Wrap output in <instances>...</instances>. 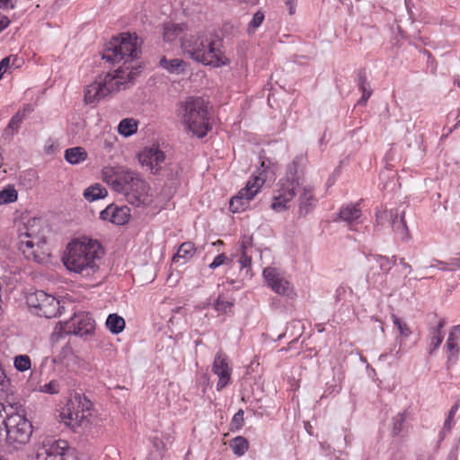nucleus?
Returning <instances> with one entry per match:
<instances>
[{
  "instance_id": "f257e3e1",
  "label": "nucleus",
  "mask_w": 460,
  "mask_h": 460,
  "mask_svg": "<svg viewBox=\"0 0 460 460\" xmlns=\"http://www.w3.org/2000/svg\"><path fill=\"white\" fill-rule=\"evenodd\" d=\"M181 49L191 59L205 66L221 67L230 64L223 50V40L214 31H201L183 39Z\"/></svg>"
},
{
  "instance_id": "f03ea898",
  "label": "nucleus",
  "mask_w": 460,
  "mask_h": 460,
  "mask_svg": "<svg viewBox=\"0 0 460 460\" xmlns=\"http://www.w3.org/2000/svg\"><path fill=\"white\" fill-rule=\"evenodd\" d=\"M103 180L119 193H123L127 201L140 207L148 202V184L139 173L123 167H106L102 171Z\"/></svg>"
},
{
  "instance_id": "7ed1b4c3",
  "label": "nucleus",
  "mask_w": 460,
  "mask_h": 460,
  "mask_svg": "<svg viewBox=\"0 0 460 460\" xmlns=\"http://www.w3.org/2000/svg\"><path fill=\"white\" fill-rule=\"evenodd\" d=\"M63 258L66 268L84 277L93 275L99 269V261L103 251L102 245L95 240L88 242L72 241Z\"/></svg>"
},
{
  "instance_id": "20e7f679",
  "label": "nucleus",
  "mask_w": 460,
  "mask_h": 460,
  "mask_svg": "<svg viewBox=\"0 0 460 460\" xmlns=\"http://www.w3.org/2000/svg\"><path fill=\"white\" fill-rule=\"evenodd\" d=\"M177 115L182 124L199 138L212 129L208 102L199 96H189L179 103Z\"/></svg>"
},
{
  "instance_id": "39448f33",
  "label": "nucleus",
  "mask_w": 460,
  "mask_h": 460,
  "mask_svg": "<svg viewBox=\"0 0 460 460\" xmlns=\"http://www.w3.org/2000/svg\"><path fill=\"white\" fill-rule=\"evenodd\" d=\"M307 157L300 154L288 165L286 176L279 181L271 208L277 212L288 208V203L296 196V190L304 183V173Z\"/></svg>"
},
{
  "instance_id": "423d86ee",
  "label": "nucleus",
  "mask_w": 460,
  "mask_h": 460,
  "mask_svg": "<svg viewBox=\"0 0 460 460\" xmlns=\"http://www.w3.org/2000/svg\"><path fill=\"white\" fill-rule=\"evenodd\" d=\"M41 219L34 217L19 229V250L27 260L38 263L49 256L46 238L41 233Z\"/></svg>"
},
{
  "instance_id": "0eeeda50",
  "label": "nucleus",
  "mask_w": 460,
  "mask_h": 460,
  "mask_svg": "<svg viewBox=\"0 0 460 460\" xmlns=\"http://www.w3.org/2000/svg\"><path fill=\"white\" fill-rule=\"evenodd\" d=\"M137 74V68H132L128 72L120 68L116 70L114 74L100 75L93 83L87 86L84 93L85 102H99L110 93L119 91L122 86L125 88V84L133 82Z\"/></svg>"
},
{
  "instance_id": "6e6552de",
  "label": "nucleus",
  "mask_w": 460,
  "mask_h": 460,
  "mask_svg": "<svg viewBox=\"0 0 460 460\" xmlns=\"http://www.w3.org/2000/svg\"><path fill=\"white\" fill-rule=\"evenodd\" d=\"M140 54V42L134 33H121L119 37L112 38L107 43L102 52V59L108 62L117 63L124 60V63L131 62Z\"/></svg>"
},
{
  "instance_id": "1a4fd4ad",
  "label": "nucleus",
  "mask_w": 460,
  "mask_h": 460,
  "mask_svg": "<svg viewBox=\"0 0 460 460\" xmlns=\"http://www.w3.org/2000/svg\"><path fill=\"white\" fill-rule=\"evenodd\" d=\"M4 439L17 447L29 442L32 434V424L26 418L25 409L20 402H14L13 411L8 413Z\"/></svg>"
},
{
  "instance_id": "9d476101",
  "label": "nucleus",
  "mask_w": 460,
  "mask_h": 460,
  "mask_svg": "<svg viewBox=\"0 0 460 460\" xmlns=\"http://www.w3.org/2000/svg\"><path fill=\"white\" fill-rule=\"evenodd\" d=\"M37 460H78L75 448L67 441L45 438L36 452Z\"/></svg>"
},
{
  "instance_id": "9b49d317",
  "label": "nucleus",
  "mask_w": 460,
  "mask_h": 460,
  "mask_svg": "<svg viewBox=\"0 0 460 460\" xmlns=\"http://www.w3.org/2000/svg\"><path fill=\"white\" fill-rule=\"evenodd\" d=\"M26 301L31 311L38 316L53 318L59 314V301L52 295H49L42 290L29 294Z\"/></svg>"
},
{
  "instance_id": "f8f14e48",
  "label": "nucleus",
  "mask_w": 460,
  "mask_h": 460,
  "mask_svg": "<svg viewBox=\"0 0 460 460\" xmlns=\"http://www.w3.org/2000/svg\"><path fill=\"white\" fill-rule=\"evenodd\" d=\"M265 179L260 176L253 177L248 181L246 186L239 190L229 201V209L233 213H238L245 210L249 207L250 201L259 192Z\"/></svg>"
},
{
  "instance_id": "ddd939ff",
  "label": "nucleus",
  "mask_w": 460,
  "mask_h": 460,
  "mask_svg": "<svg viewBox=\"0 0 460 460\" xmlns=\"http://www.w3.org/2000/svg\"><path fill=\"white\" fill-rule=\"evenodd\" d=\"M95 329V322L87 313L75 314L74 316L65 322L63 331L66 334L76 336L90 335Z\"/></svg>"
},
{
  "instance_id": "4468645a",
  "label": "nucleus",
  "mask_w": 460,
  "mask_h": 460,
  "mask_svg": "<svg viewBox=\"0 0 460 460\" xmlns=\"http://www.w3.org/2000/svg\"><path fill=\"white\" fill-rule=\"evenodd\" d=\"M388 217L390 225L394 234L402 241L407 240L409 237V230L404 218V212H399L396 210H385L378 211L376 213V221L378 224H382V219Z\"/></svg>"
},
{
  "instance_id": "2eb2a0df",
  "label": "nucleus",
  "mask_w": 460,
  "mask_h": 460,
  "mask_svg": "<svg viewBox=\"0 0 460 460\" xmlns=\"http://www.w3.org/2000/svg\"><path fill=\"white\" fill-rule=\"evenodd\" d=\"M262 275L274 292L282 296L289 295L290 283L278 269L267 267L263 270Z\"/></svg>"
},
{
  "instance_id": "dca6fc26",
  "label": "nucleus",
  "mask_w": 460,
  "mask_h": 460,
  "mask_svg": "<svg viewBox=\"0 0 460 460\" xmlns=\"http://www.w3.org/2000/svg\"><path fill=\"white\" fill-rule=\"evenodd\" d=\"M165 155L158 146L145 147L138 155V160L142 165L149 167L153 174H159Z\"/></svg>"
},
{
  "instance_id": "f3484780",
  "label": "nucleus",
  "mask_w": 460,
  "mask_h": 460,
  "mask_svg": "<svg viewBox=\"0 0 460 460\" xmlns=\"http://www.w3.org/2000/svg\"><path fill=\"white\" fill-rule=\"evenodd\" d=\"M212 371L218 376L217 384V391L225 388L230 382L232 368L228 364V358L221 351L217 352L215 356Z\"/></svg>"
},
{
  "instance_id": "a211bd4d",
  "label": "nucleus",
  "mask_w": 460,
  "mask_h": 460,
  "mask_svg": "<svg viewBox=\"0 0 460 460\" xmlns=\"http://www.w3.org/2000/svg\"><path fill=\"white\" fill-rule=\"evenodd\" d=\"M89 411H83L78 409L75 411L70 410V408H64L60 412L59 417L62 422L75 430L76 428L85 426L89 423Z\"/></svg>"
},
{
  "instance_id": "6ab92c4d",
  "label": "nucleus",
  "mask_w": 460,
  "mask_h": 460,
  "mask_svg": "<svg viewBox=\"0 0 460 460\" xmlns=\"http://www.w3.org/2000/svg\"><path fill=\"white\" fill-rule=\"evenodd\" d=\"M240 256L238 263L240 264V270L245 276L252 277L251 264H252V239L251 236H243L240 243Z\"/></svg>"
},
{
  "instance_id": "aec40b11",
  "label": "nucleus",
  "mask_w": 460,
  "mask_h": 460,
  "mask_svg": "<svg viewBox=\"0 0 460 460\" xmlns=\"http://www.w3.org/2000/svg\"><path fill=\"white\" fill-rule=\"evenodd\" d=\"M316 199L313 194V189L307 185L303 188V191L298 199V213L300 217H305L314 208Z\"/></svg>"
},
{
  "instance_id": "412c9836",
  "label": "nucleus",
  "mask_w": 460,
  "mask_h": 460,
  "mask_svg": "<svg viewBox=\"0 0 460 460\" xmlns=\"http://www.w3.org/2000/svg\"><path fill=\"white\" fill-rule=\"evenodd\" d=\"M357 84L362 92V97L358 101V105H365L372 94V90L367 79L365 70H359L357 75Z\"/></svg>"
},
{
  "instance_id": "4be33fe9",
  "label": "nucleus",
  "mask_w": 460,
  "mask_h": 460,
  "mask_svg": "<svg viewBox=\"0 0 460 460\" xmlns=\"http://www.w3.org/2000/svg\"><path fill=\"white\" fill-rule=\"evenodd\" d=\"M87 157L88 154L82 146L70 147L65 151V159L70 164H78L84 162Z\"/></svg>"
},
{
  "instance_id": "5701e85b",
  "label": "nucleus",
  "mask_w": 460,
  "mask_h": 460,
  "mask_svg": "<svg viewBox=\"0 0 460 460\" xmlns=\"http://www.w3.org/2000/svg\"><path fill=\"white\" fill-rule=\"evenodd\" d=\"M14 402L0 399V441L4 439L8 413L13 411Z\"/></svg>"
},
{
  "instance_id": "b1692460",
  "label": "nucleus",
  "mask_w": 460,
  "mask_h": 460,
  "mask_svg": "<svg viewBox=\"0 0 460 460\" xmlns=\"http://www.w3.org/2000/svg\"><path fill=\"white\" fill-rule=\"evenodd\" d=\"M160 66L171 74L180 75L184 72L186 64L180 58L167 59L163 57L160 59Z\"/></svg>"
},
{
  "instance_id": "393cba45",
  "label": "nucleus",
  "mask_w": 460,
  "mask_h": 460,
  "mask_svg": "<svg viewBox=\"0 0 460 460\" xmlns=\"http://www.w3.org/2000/svg\"><path fill=\"white\" fill-rule=\"evenodd\" d=\"M360 217L361 210L358 208V204L342 207L339 213V217L341 220L347 222L348 224H351L353 221L358 219Z\"/></svg>"
},
{
  "instance_id": "a878e982",
  "label": "nucleus",
  "mask_w": 460,
  "mask_h": 460,
  "mask_svg": "<svg viewBox=\"0 0 460 460\" xmlns=\"http://www.w3.org/2000/svg\"><path fill=\"white\" fill-rule=\"evenodd\" d=\"M65 408H70V410L76 409L83 411H90L92 408V402L86 397L82 396L80 394H75V396L68 401Z\"/></svg>"
},
{
  "instance_id": "bb28decb",
  "label": "nucleus",
  "mask_w": 460,
  "mask_h": 460,
  "mask_svg": "<svg viewBox=\"0 0 460 460\" xmlns=\"http://www.w3.org/2000/svg\"><path fill=\"white\" fill-rule=\"evenodd\" d=\"M65 408H70V410L76 409L83 411H90L92 408V402L86 397L82 396L80 394H75V396L68 401Z\"/></svg>"
},
{
  "instance_id": "cd10ccee",
  "label": "nucleus",
  "mask_w": 460,
  "mask_h": 460,
  "mask_svg": "<svg viewBox=\"0 0 460 460\" xmlns=\"http://www.w3.org/2000/svg\"><path fill=\"white\" fill-rule=\"evenodd\" d=\"M107 190L99 183L88 187L84 191V199L90 202L103 199L107 196Z\"/></svg>"
},
{
  "instance_id": "c85d7f7f",
  "label": "nucleus",
  "mask_w": 460,
  "mask_h": 460,
  "mask_svg": "<svg viewBox=\"0 0 460 460\" xmlns=\"http://www.w3.org/2000/svg\"><path fill=\"white\" fill-rule=\"evenodd\" d=\"M125 320L117 314H109L106 320V326L113 334L120 333L125 328Z\"/></svg>"
},
{
  "instance_id": "c756f323",
  "label": "nucleus",
  "mask_w": 460,
  "mask_h": 460,
  "mask_svg": "<svg viewBox=\"0 0 460 460\" xmlns=\"http://www.w3.org/2000/svg\"><path fill=\"white\" fill-rule=\"evenodd\" d=\"M137 130V121L132 118L122 119L118 126V132L124 137H130Z\"/></svg>"
},
{
  "instance_id": "7c9ffc66",
  "label": "nucleus",
  "mask_w": 460,
  "mask_h": 460,
  "mask_svg": "<svg viewBox=\"0 0 460 460\" xmlns=\"http://www.w3.org/2000/svg\"><path fill=\"white\" fill-rule=\"evenodd\" d=\"M445 324H446V321L444 319L439 320L438 326L432 332L431 341H430L431 348L429 349L430 354L436 349H438L443 341L444 333H443L442 329L444 328Z\"/></svg>"
},
{
  "instance_id": "2f4dec72",
  "label": "nucleus",
  "mask_w": 460,
  "mask_h": 460,
  "mask_svg": "<svg viewBox=\"0 0 460 460\" xmlns=\"http://www.w3.org/2000/svg\"><path fill=\"white\" fill-rule=\"evenodd\" d=\"M229 446L234 455L241 456L248 450L249 443L245 438L238 436L230 441Z\"/></svg>"
},
{
  "instance_id": "473e14b6",
  "label": "nucleus",
  "mask_w": 460,
  "mask_h": 460,
  "mask_svg": "<svg viewBox=\"0 0 460 460\" xmlns=\"http://www.w3.org/2000/svg\"><path fill=\"white\" fill-rule=\"evenodd\" d=\"M195 252L194 243L186 242L181 244L177 253L172 257V261L178 262L181 258L188 260L192 257Z\"/></svg>"
},
{
  "instance_id": "72a5a7b5",
  "label": "nucleus",
  "mask_w": 460,
  "mask_h": 460,
  "mask_svg": "<svg viewBox=\"0 0 460 460\" xmlns=\"http://www.w3.org/2000/svg\"><path fill=\"white\" fill-rule=\"evenodd\" d=\"M182 27L179 24L168 23L164 28V40L167 42H172L182 33Z\"/></svg>"
},
{
  "instance_id": "f704fd0d",
  "label": "nucleus",
  "mask_w": 460,
  "mask_h": 460,
  "mask_svg": "<svg viewBox=\"0 0 460 460\" xmlns=\"http://www.w3.org/2000/svg\"><path fill=\"white\" fill-rule=\"evenodd\" d=\"M18 193L13 185H7L0 190V205L12 203L17 200Z\"/></svg>"
},
{
  "instance_id": "c9c22d12",
  "label": "nucleus",
  "mask_w": 460,
  "mask_h": 460,
  "mask_svg": "<svg viewBox=\"0 0 460 460\" xmlns=\"http://www.w3.org/2000/svg\"><path fill=\"white\" fill-rule=\"evenodd\" d=\"M128 211L127 207H114V213L112 216L111 223L117 226H122L128 221Z\"/></svg>"
},
{
  "instance_id": "e433bc0d",
  "label": "nucleus",
  "mask_w": 460,
  "mask_h": 460,
  "mask_svg": "<svg viewBox=\"0 0 460 460\" xmlns=\"http://www.w3.org/2000/svg\"><path fill=\"white\" fill-rule=\"evenodd\" d=\"M23 119H24L23 113L16 112L9 121V123L5 128V134L10 133L11 135H14V134L18 133L19 128H20L21 124Z\"/></svg>"
},
{
  "instance_id": "4c0bfd02",
  "label": "nucleus",
  "mask_w": 460,
  "mask_h": 460,
  "mask_svg": "<svg viewBox=\"0 0 460 460\" xmlns=\"http://www.w3.org/2000/svg\"><path fill=\"white\" fill-rule=\"evenodd\" d=\"M373 259L376 263H378L380 270L385 273H387L391 270L392 266L395 265L396 263L395 256H393L391 259H389L382 255H374Z\"/></svg>"
},
{
  "instance_id": "58836bf2",
  "label": "nucleus",
  "mask_w": 460,
  "mask_h": 460,
  "mask_svg": "<svg viewBox=\"0 0 460 460\" xmlns=\"http://www.w3.org/2000/svg\"><path fill=\"white\" fill-rule=\"evenodd\" d=\"M408 417L407 411L398 413L393 418V429L394 435H398L403 429V423Z\"/></svg>"
},
{
  "instance_id": "ea45409f",
  "label": "nucleus",
  "mask_w": 460,
  "mask_h": 460,
  "mask_svg": "<svg viewBox=\"0 0 460 460\" xmlns=\"http://www.w3.org/2000/svg\"><path fill=\"white\" fill-rule=\"evenodd\" d=\"M446 347L447 349V351L449 353L447 357V362H450L453 358L456 357L459 351V349L457 347V343L456 341L455 334L451 332L448 335Z\"/></svg>"
},
{
  "instance_id": "a19ab883",
  "label": "nucleus",
  "mask_w": 460,
  "mask_h": 460,
  "mask_svg": "<svg viewBox=\"0 0 460 460\" xmlns=\"http://www.w3.org/2000/svg\"><path fill=\"white\" fill-rule=\"evenodd\" d=\"M14 367L21 372L31 368V358L28 355H19L14 358Z\"/></svg>"
},
{
  "instance_id": "79ce46f5",
  "label": "nucleus",
  "mask_w": 460,
  "mask_h": 460,
  "mask_svg": "<svg viewBox=\"0 0 460 460\" xmlns=\"http://www.w3.org/2000/svg\"><path fill=\"white\" fill-rule=\"evenodd\" d=\"M244 412L242 409H240L233 417L231 423H230V430L231 431H237L242 429L243 426L244 419H243Z\"/></svg>"
},
{
  "instance_id": "37998d69",
  "label": "nucleus",
  "mask_w": 460,
  "mask_h": 460,
  "mask_svg": "<svg viewBox=\"0 0 460 460\" xmlns=\"http://www.w3.org/2000/svg\"><path fill=\"white\" fill-rule=\"evenodd\" d=\"M392 319H393L394 324L395 326H397L401 336L407 338L411 334V331L409 328V326L404 322H402L400 318H398L395 314H392Z\"/></svg>"
},
{
  "instance_id": "c03bdc74",
  "label": "nucleus",
  "mask_w": 460,
  "mask_h": 460,
  "mask_svg": "<svg viewBox=\"0 0 460 460\" xmlns=\"http://www.w3.org/2000/svg\"><path fill=\"white\" fill-rule=\"evenodd\" d=\"M458 407H459L458 403H455L449 410L447 418L446 419L444 427H443L444 433L450 432V430L454 425V417H455L456 411H458Z\"/></svg>"
},
{
  "instance_id": "a18cd8bd",
  "label": "nucleus",
  "mask_w": 460,
  "mask_h": 460,
  "mask_svg": "<svg viewBox=\"0 0 460 460\" xmlns=\"http://www.w3.org/2000/svg\"><path fill=\"white\" fill-rule=\"evenodd\" d=\"M264 20V13L261 11H258L253 14L252 21L248 25V33H253L254 31L261 26Z\"/></svg>"
},
{
  "instance_id": "49530a36",
  "label": "nucleus",
  "mask_w": 460,
  "mask_h": 460,
  "mask_svg": "<svg viewBox=\"0 0 460 460\" xmlns=\"http://www.w3.org/2000/svg\"><path fill=\"white\" fill-rule=\"evenodd\" d=\"M234 304L230 301L224 300L220 296L217 298L214 303V307L217 311L226 313L232 308Z\"/></svg>"
},
{
  "instance_id": "de8ad7c7",
  "label": "nucleus",
  "mask_w": 460,
  "mask_h": 460,
  "mask_svg": "<svg viewBox=\"0 0 460 460\" xmlns=\"http://www.w3.org/2000/svg\"><path fill=\"white\" fill-rule=\"evenodd\" d=\"M59 383L57 380H51L49 383L40 386V391L49 394H56L59 393Z\"/></svg>"
},
{
  "instance_id": "09e8293b",
  "label": "nucleus",
  "mask_w": 460,
  "mask_h": 460,
  "mask_svg": "<svg viewBox=\"0 0 460 460\" xmlns=\"http://www.w3.org/2000/svg\"><path fill=\"white\" fill-rule=\"evenodd\" d=\"M227 261H230V260L226 257L225 253L218 254L215 257L213 261L209 264V268L211 270H215L216 268L226 264Z\"/></svg>"
},
{
  "instance_id": "8fccbe9b",
  "label": "nucleus",
  "mask_w": 460,
  "mask_h": 460,
  "mask_svg": "<svg viewBox=\"0 0 460 460\" xmlns=\"http://www.w3.org/2000/svg\"><path fill=\"white\" fill-rule=\"evenodd\" d=\"M115 205L111 204L105 209L100 213V217L102 220L109 221L111 223L112 216L114 213Z\"/></svg>"
},
{
  "instance_id": "3c124183",
  "label": "nucleus",
  "mask_w": 460,
  "mask_h": 460,
  "mask_svg": "<svg viewBox=\"0 0 460 460\" xmlns=\"http://www.w3.org/2000/svg\"><path fill=\"white\" fill-rule=\"evenodd\" d=\"M12 56L6 57L0 61V75L3 76L4 73L7 70L10 66Z\"/></svg>"
},
{
  "instance_id": "603ef678",
  "label": "nucleus",
  "mask_w": 460,
  "mask_h": 460,
  "mask_svg": "<svg viewBox=\"0 0 460 460\" xmlns=\"http://www.w3.org/2000/svg\"><path fill=\"white\" fill-rule=\"evenodd\" d=\"M9 24V18L5 14L0 13V32L4 31L5 28H7Z\"/></svg>"
},
{
  "instance_id": "864d4df0",
  "label": "nucleus",
  "mask_w": 460,
  "mask_h": 460,
  "mask_svg": "<svg viewBox=\"0 0 460 460\" xmlns=\"http://www.w3.org/2000/svg\"><path fill=\"white\" fill-rule=\"evenodd\" d=\"M15 3L16 0H0V9H6L7 7L14 9Z\"/></svg>"
},
{
  "instance_id": "5fc2aeb1",
  "label": "nucleus",
  "mask_w": 460,
  "mask_h": 460,
  "mask_svg": "<svg viewBox=\"0 0 460 460\" xmlns=\"http://www.w3.org/2000/svg\"><path fill=\"white\" fill-rule=\"evenodd\" d=\"M8 382L9 379L6 376L5 371L0 364V385L4 387Z\"/></svg>"
},
{
  "instance_id": "6e6d98bb",
  "label": "nucleus",
  "mask_w": 460,
  "mask_h": 460,
  "mask_svg": "<svg viewBox=\"0 0 460 460\" xmlns=\"http://www.w3.org/2000/svg\"><path fill=\"white\" fill-rule=\"evenodd\" d=\"M33 111V107L31 104H25L22 110H19L17 112H22L23 118L25 119L27 114H30Z\"/></svg>"
},
{
  "instance_id": "4d7b16f0",
  "label": "nucleus",
  "mask_w": 460,
  "mask_h": 460,
  "mask_svg": "<svg viewBox=\"0 0 460 460\" xmlns=\"http://www.w3.org/2000/svg\"><path fill=\"white\" fill-rule=\"evenodd\" d=\"M153 444L159 453L161 452V449L164 448V443L156 437L153 438Z\"/></svg>"
},
{
  "instance_id": "13d9d810",
  "label": "nucleus",
  "mask_w": 460,
  "mask_h": 460,
  "mask_svg": "<svg viewBox=\"0 0 460 460\" xmlns=\"http://www.w3.org/2000/svg\"><path fill=\"white\" fill-rule=\"evenodd\" d=\"M400 264L407 271L408 274L411 272V266L407 263L403 258L400 259Z\"/></svg>"
},
{
  "instance_id": "bf43d9fd",
  "label": "nucleus",
  "mask_w": 460,
  "mask_h": 460,
  "mask_svg": "<svg viewBox=\"0 0 460 460\" xmlns=\"http://www.w3.org/2000/svg\"><path fill=\"white\" fill-rule=\"evenodd\" d=\"M11 59L13 60V66L18 67L19 64H17V61L19 60V58L16 56H12Z\"/></svg>"
},
{
  "instance_id": "052dcab7",
  "label": "nucleus",
  "mask_w": 460,
  "mask_h": 460,
  "mask_svg": "<svg viewBox=\"0 0 460 460\" xmlns=\"http://www.w3.org/2000/svg\"><path fill=\"white\" fill-rule=\"evenodd\" d=\"M288 5H289V13L293 14L295 13V6L293 5V2Z\"/></svg>"
},
{
  "instance_id": "680f3d73",
  "label": "nucleus",
  "mask_w": 460,
  "mask_h": 460,
  "mask_svg": "<svg viewBox=\"0 0 460 460\" xmlns=\"http://www.w3.org/2000/svg\"><path fill=\"white\" fill-rule=\"evenodd\" d=\"M297 341V338L296 339H293L289 343H288V346L290 347L293 343L296 342Z\"/></svg>"
},
{
  "instance_id": "e2e57ef3",
  "label": "nucleus",
  "mask_w": 460,
  "mask_h": 460,
  "mask_svg": "<svg viewBox=\"0 0 460 460\" xmlns=\"http://www.w3.org/2000/svg\"><path fill=\"white\" fill-rule=\"evenodd\" d=\"M285 336V333H281L278 336V340H280L282 339L283 337Z\"/></svg>"
},
{
  "instance_id": "0e129e2a",
  "label": "nucleus",
  "mask_w": 460,
  "mask_h": 460,
  "mask_svg": "<svg viewBox=\"0 0 460 460\" xmlns=\"http://www.w3.org/2000/svg\"><path fill=\"white\" fill-rule=\"evenodd\" d=\"M292 2H294V0H286L287 4H290Z\"/></svg>"
},
{
  "instance_id": "69168bd1",
  "label": "nucleus",
  "mask_w": 460,
  "mask_h": 460,
  "mask_svg": "<svg viewBox=\"0 0 460 460\" xmlns=\"http://www.w3.org/2000/svg\"><path fill=\"white\" fill-rule=\"evenodd\" d=\"M261 167H266L265 161H261Z\"/></svg>"
},
{
  "instance_id": "338daca9",
  "label": "nucleus",
  "mask_w": 460,
  "mask_h": 460,
  "mask_svg": "<svg viewBox=\"0 0 460 460\" xmlns=\"http://www.w3.org/2000/svg\"><path fill=\"white\" fill-rule=\"evenodd\" d=\"M459 124H460V120L454 126V128H456Z\"/></svg>"
},
{
  "instance_id": "774afa93",
  "label": "nucleus",
  "mask_w": 460,
  "mask_h": 460,
  "mask_svg": "<svg viewBox=\"0 0 460 460\" xmlns=\"http://www.w3.org/2000/svg\"><path fill=\"white\" fill-rule=\"evenodd\" d=\"M287 349H288L287 348H282V349H279V351H280V352H281V351H286Z\"/></svg>"
}]
</instances>
